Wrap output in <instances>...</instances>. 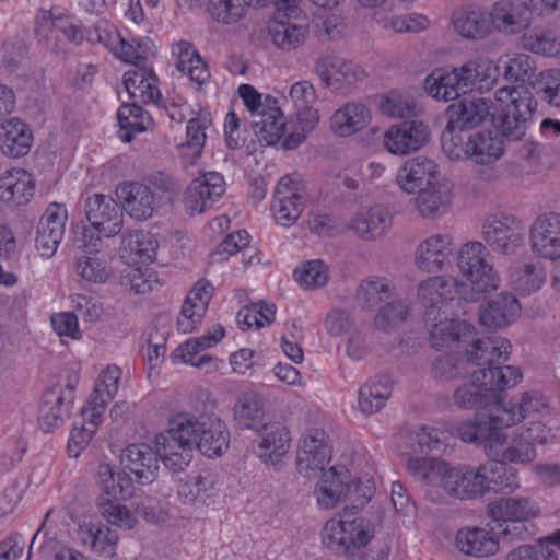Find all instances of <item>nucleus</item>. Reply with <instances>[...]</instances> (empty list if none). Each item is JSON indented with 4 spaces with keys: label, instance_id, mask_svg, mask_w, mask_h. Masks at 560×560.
<instances>
[{
    "label": "nucleus",
    "instance_id": "5",
    "mask_svg": "<svg viewBox=\"0 0 560 560\" xmlns=\"http://www.w3.org/2000/svg\"><path fill=\"white\" fill-rule=\"evenodd\" d=\"M546 417L526 419L511 435L505 432L491 433L485 445V453L490 459L514 465H529L538 456L537 446L553 443L556 432Z\"/></svg>",
    "mask_w": 560,
    "mask_h": 560
},
{
    "label": "nucleus",
    "instance_id": "9",
    "mask_svg": "<svg viewBox=\"0 0 560 560\" xmlns=\"http://www.w3.org/2000/svg\"><path fill=\"white\" fill-rule=\"evenodd\" d=\"M462 310L448 311V313L424 312V327L432 348L440 350L456 342H468L475 336V326L466 319H462Z\"/></svg>",
    "mask_w": 560,
    "mask_h": 560
},
{
    "label": "nucleus",
    "instance_id": "58",
    "mask_svg": "<svg viewBox=\"0 0 560 560\" xmlns=\"http://www.w3.org/2000/svg\"><path fill=\"white\" fill-rule=\"evenodd\" d=\"M273 43L284 50L299 47L305 39V26L285 21H276L269 28Z\"/></svg>",
    "mask_w": 560,
    "mask_h": 560
},
{
    "label": "nucleus",
    "instance_id": "35",
    "mask_svg": "<svg viewBox=\"0 0 560 560\" xmlns=\"http://www.w3.org/2000/svg\"><path fill=\"white\" fill-rule=\"evenodd\" d=\"M448 124L467 130L478 126L490 115L489 101L482 97L462 100L450 105Z\"/></svg>",
    "mask_w": 560,
    "mask_h": 560
},
{
    "label": "nucleus",
    "instance_id": "55",
    "mask_svg": "<svg viewBox=\"0 0 560 560\" xmlns=\"http://www.w3.org/2000/svg\"><path fill=\"white\" fill-rule=\"evenodd\" d=\"M211 126V115L208 112H200L187 122L186 142L183 150L190 151L192 158L200 156L207 140V130Z\"/></svg>",
    "mask_w": 560,
    "mask_h": 560
},
{
    "label": "nucleus",
    "instance_id": "11",
    "mask_svg": "<svg viewBox=\"0 0 560 560\" xmlns=\"http://www.w3.org/2000/svg\"><path fill=\"white\" fill-rule=\"evenodd\" d=\"M268 108H262L259 114L250 120V126L258 138L259 142L266 145L276 144L281 138L283 147L288 150L296 148L305 139V132H290L285 136L288 128L287 122L283 120V114L279 107L276 106V100L270 96L266 98Z\"/></svg>",
    "mask_w": 560,
    "mask_h": 560
},
{
    "label": "nucleus",
    "instance_id": "22",
    "mask_svg": "<svg viewBox=\"0 0 560 560\" xmlns=\"http://www.w3.org/2000/svg\"><path fill=\"white\" fill-rule=\"evenodd\" d=\"M159 458L162 460L158 448L153 451L147 444H130L122 451L120 463L135 475L139 483L149 485L156 478Z\"/></svg>",
    "mask_w": 560,
    "mask_h": 560
},
{
    "label": "nucleus",
    "instance_id": "56",
    "mask_svg": "<svg viewBox=\"0 0 560 560\" xmlns=\"http://www.w3.org/2000/svg\"><path fill=\"white\" fill-rule=\"evenodd\" d=\"M410 314V303L407 300H396L382 306L374 319L375 327L390 332L406 322Z\"/></svg>",
    "mask_w": 560,
    "mask_h": 560
},
{
    "label": "nucleus",
    "instance_id": "13",
    "mask_svg": "<svg viewBox=\"0 0 560 560\" xmlns=\"http://www.w3.org/2000/svg\"><path fill=\"white\" fill-rule=\"evenodd\" d=\"M429 127L420 120H407L390 126L384 133L383 143L394 155H408L428 143Z\"/></svg>",
    "mask_w": 560,
    "mask_h": 560
},
{
    "label": "nucleus",
    "instance_id": "62",
    "mask_svg": "<svg viewBox=\"0 0 560 560\" xmlns=\"http://www.w3.org/2000/svg\"><path fill=\"white\" fill-rule=\"evenodd\" d=\"M413 98L398 91H390L383 96L380 104L381 112L390 117L402 119L411 116L415 112Z\"/></svg>",
    "mask_w": 560,
    "mask_h": 560
},
{
    "label": "nucleus",
    "instance_id": "17",
    "mask_svg": "<svg viewBox=\"0 0 560 560\" xmlns=\"http://www.w3.org/2000/svg\"><path fill=\"white\" fill-rule=\"evenodd\" d=\"M225 182L217 172H208L195 178L185 191L184 203L187 212L194 215L211 208L223 196Z\"/></svg>",
    "mask_w": 560,
    "mask_h": 560
},
{
    "label": "nucleus",
    "instance_id": "46",
    "mask_svg": "<svg viewBox=\"0 0 560 560\" xmlns=\"http://www.w3.org/2000/svg\"><path fill=\"white\" fill-rule=\"evenodd\" d=\"M455 72L448 68H436L424 80V90L436 101H453L462 94Z\"/></svg>",
    "mask_w": 560,
    "mask_h": 560
},
{
    "label": "nucleus",
    "instance_id": "1",
    "mask_svg": "<svg viewBox=\"0 0 560 560\" xmlns=\"http://www.w3.org/2000/svg\"><path fill=\"white\" fill-rule=\"evenodd\" d=\"M487 247L477 241L464 244L457 256V267L463 281L452 277L432 276L419 282L418 302L424 312H445L462 310L468 314L467 303L479 301L483 294L499 287L500 278L487 257Z\"/></svg>",
    "mask_w": 560,
    "mask_h": 560
},
{
    "label": "nucleus",
    "instance_id": "10",
    "mask_svg": "<svg viewBox=\"0 0 560 560\" xmlns=\"http://www.w3.org/2000/svg\"><path fill=\"white\" fill-rule=\"evenodd\" d=\"M525 222L512 214L494 213L487 215L481 224V237L493 250L512 255L524 245Z\"/></svg>",
    "mask_w": 560,
    "mask_h": 560
},
{
    "label": "nucleus",
    "instance_id": "19",
    "mask_svg": "<svg viewBox=\"0 0 560 560\" xmlns=\"http://www.w3.org/2000/svg\"><path fill=\"white\" fill-rule=\"evenodd\" d=\"M443 179L439 165L432 159L421 155L407 160L396 175L399 187L408 194L420 191Z\"/></svg>",
    "mask_w": 560,
    "mask_h": 560
},
{
    "label": "nucleus",
    "instance_id": "28",
    "mask_svg": "<svg viewBox=\"0 0 560 560\" xmlns=\"http://www.w3.org/2000/svg\"><path fill=\"white\" fill-rule=\"evenodd\" d=\"M521 315L518 300L510 293H501L479 310V322L489 328H502Z\"/></svg>",
    "mask_w": 560,
    "mask_h": 560
},
{
    "label": "nucleus",
    "instance_id": "50",
    "mask_svg": "<svg viewBox=\"0 0 560 560\" xmlns=\"http://www.w3.org/2000/svg\"><path fill=\"white\" fill-rule=\"evenodd\" d=\"M523 46L535 55L553 57L560 52V35L551 28L535 27L523 35Z\"/></svg>",
    "mask_w": 560,
    "mask_h": 560
},
{
    "label": "nucleus",
    "instance_id": "32",
    "mask_svg": "<svg viewBox=\"0 0 560 560\" xmlns=\"http://www.w3.org/2000/svg\"><path fill=\"white\" fill-rule=\"evenodd\" d=\"M33 143L30 127L19 118H11L0 127V151L9 158L28 153Z\"/></svg>",
    "mask_w": 560,
    "mask_h": 560
},
{
    "label": "nucleus",
    "instance_id": "3",
    "mask_svg": "<svg viewBox=\"0 0 560 560\" xmlns=\"http://www.w3.org/2000/svg\"><path fill=\"white\" fill-rule=\"evenodd\" d=\"M407 470L427 487V495L433 501H440L444 495L471 501L487 494L486 474L490 470L482 464L452 466L435 457H410Z\"/></svg>",
    "mask_w": 560,
    "mask_h": 560
},
{
    "label": "nucleus",
    "instance_id": "51",
    "mask_svg": "<svg viewBox=\"0 0 560 560\" xmlns=\"http://www.w3.org/2000/svg\"><path fill=\"white\" fill-rule=\"evenodd\" d=\"M118 125L125 133L122 141L130 142L135 133L144 131L152 122L151 116L137 103L124 104L117 112Z\"/></svg>",
    "mask_w": 560,
    "mask_h": 560
},
{
    "label": "nucleus",
    "instance_id": "47",
    "mask_svg": "<svg viewBox=\"0 0 560 560\" xmlns=\"http://www.w3.org/2000/svg\"><path fill=\"white\" fill-rule=\"evenodd\" d=\"M234 418L240 428L257 431L265 421L261 398L254 393L241 395L233 408Z\"/></svg>",
    "mask_w": 560,
    "mask_h": 560
},
{
    "label": "nucleus",
    "instance_id": "23",
    "mask_svg": "<svg viewBox=\"0 0 560 560\" xmlns=\"http://www.w3.org/2000/svg\"><path fill=\"white\" fill-rule=\"evenodd\" d=\"M73 400L72 390L67 393L60 387L44 392L38 407V424L44 432L61 427L70 415Z\"/></svg>",
    "mask_w": 560,
    "mask_h": 560
},
{
    "label": "nucleus",
    "instance_id": "48",
    "mask_svg": "<svg viewBox=\"0 0 560 560\" xmlns=\"http://www.w3.org/2000/svg\"><path fill=\"white\" fill-rule=\"evenodd\" d=\"M214 493L215 481L210 472L182 482L177 490L180 502L188 505H203Z\"/></svg>",
    "mask_w": 560,
    "mask_h": 560
},
{
    "label": "nucleus",
    "instance_id": "21",
    "mask_svg": "<svg viewBox=\"0 0 560 560\" xmlns=\"http://www.w3.org/2000/svg\"><path fill=\"white\" fill-rule=\"evenodd\" d=\"M116 196L126 212L139 221L150 219L159 203L153 190L142 182L120 183Z\"/></svg>",
    "mask_w": 560,
    "mask_h": 560
},
{
    "label": "nucleus",
    "instance_id": "18",
    "mask_svg": "<svg viewBox=\"0 0 560 560\" xmlns=\"http://www.w3.org/2000/svg\"><path fill=\"white\" fill-rule=\"evenodd\" d=\"M68 219L63 205L51 202L40 217L37 228L35 245L42 256L51 257L65 234V225Z\"/></svg>",
    "mask_w": 560,
    "mask_h": 560
},
{
    "label": "nucleus",
    "instance_id": "37",
    "mask_svg": "<svg viewBox=\"0 0 560 560\" xmlns=\"http://www.w3.org/2000/svg\"><path fill=\"white\" fill-rule=\"evenodd\" d=\"M510 283L515 291L530 295L539 291L547 280V271L539 261H524L514 265L509 273Z\"/></svg>",
    "mask_w": 560,
    "mask_h": 560
},
{
    "label": "nucleus",
    "instance_id": "30",
    "mask_svg": "<svg viewBox=\"0 0 560 560\" xmlns=\"http://www.w3.org/2000/svg\"><path fill=\"white\" fill-rule=\"evenodd\" d=\"M35 191L33 176L23 168L5 171L0 176V199L11 206L27 203Z\"/></svg>",
    "mask_w": 560,
    "mask_h": 560
},
{
    "label": "nucleus",
    "instance_id": "42",
    "mask_svg": "<svg viewBox=\"0 0 560 560\" xmlns=\"http://www.w3.org/2000/svg\"><path fill=\"white\" fill-rule=\"evenodd\" d=\"M390 224L388 211L378 205L364 207L355 213L352 229L363 238L382 236Z\"/></svg>",
    "mask_w": 560,
    "mask_h": 560
},
{
    "label": "nucleus",
    "instance_id": "7",
    "mask_svg": "<svg viewBox=\"0 0 560 560\" xmlns=\"http://www.w3.org/2000/svg\"><path fill=\"white\" fill-rule=\"evenodd\" d=\"M549 399L538 390H526L513 395L508 400L497 402L488 413V436L493 432L513 428L534 417H548L551 413Z\"/></svg>",
    "mask_w": 560,
    "mask_h": 560
},
{
    "label": "nucleus",
    "instance_id": "63",
    "mask_svg": "<svg viewBox=\"0 0 560 560\" xmlns=\"http://www.w3.org/2000/svg\"><path fill=\"white\" fill-rule=\"evenodd\" d=\"M295 280L307 290L324 287L328 281V269L322 260H310L294 271Z\"/></svg>",
    "mask_w": 560,
    "mask_h": 560
},
{
    "label": "nucleus",
    "instance_id": "2",
    "mask_svg": "<svg viewBox=\"0 0 560 560\" xmlns=\"http://www.w3.org/2000/svg\"><path fill=\"white\" fill-rule=\"evenodd\" d=\"M156 445L164 465L182 471L191 459L194 446L208 457L222 455L229 448L230 432L217 417L178 413L170 420L167 430L156 435Z\"/></svg>",
    "mask_w": 560,
    "mask_h": 560
},
{
    "label": "nucleus",
    "instance_id": "20",
    "mask_svg": "<svg viewBox=\"0 0 560 560\" xmlns=\"http://www.w3.org/2000/svg\"><path fill=\"white\" fill-rule=\"evenodd\" d=\"M256 454L266 465L277 466L288 453L291 444L290 432L278 421L266 422L257 431Z\"/></svg>",
    "mask_w": 560,
    "mask_h": 560
},
{
    "label": "nucleus",
    "instance_id": "26",
    "mask_svg": "<svg viewBox=\"0 0 560 560\" xmlns=\"http://www.w3.org/2000/svg\"><path fill=\"white\" fill-rule=\"evenodd\" d=\"M453 197L452 185L443 179L418 191L415 198V207L423 219H440L450 210Z\"/></svg>",
    "mask_w": 560,
    "mask_h": 560
},
{
    "label": "nucleus",
    "instance_id": "12",
    "mask_svg": "<svg viewBox=\"0 0 560 560\" xmlns=\"http://www.w3.org/2000/svg\"><path fill=\"white\" fill-rule=\"evenodd\" d=\"M306 194L290 176L282 177L276 186L271 210L277 223L293 225L304 210Z\"/></svg>",
    "mask_w": 560,
    "mask_h": 560
},
{
    "label": "nucleus",
    "instance_id": "44",
    "mask_svg": "<svg viewBox=\"0 0 560 560\" xmlns=\"http://www.w3.org/2000/svg\"><path fill=\"white\" fill-rule=\"evenodd\" d=\"M158 242L145 231H133L121 235V250L133 262H151L156 256Z\"/></svg>",
    "mask_w": 560,
    "mask_h": 560
},
{
    "label": "nucleus",
    "instance_id": "60",
    "mask_svg": "<svg viewBox=\"0 0 560 560\" xmlns=\"http://www.w3.org/2000/svg\"><path fill=\"white\" fill-rule=\"evenodd\" d=\"M149 188L154 189L156 201H174L180 191V184L170 174L161 171H153L143 177V182Z\"/></svg>",
    "mask_w": 560,
    "mask_h": 560
},
{
    "label": "nucleus",
    "instance_id": "29",
    "mask_svg": "<svg viewBox=\"0 0 560 560\" xmlns=\"http://www.w3.org/2000/svg\"><path fill=\"white\" fill-rule=\"evenodd\" d=\"M80 544L92 553L110 558L115 555L119 536L115 529L93 522L83 523L77 532Z\"/></svg>",
    "mask_w": 560,
    "mask_h": 560
},
{
    "label": "nucleus",
    "instance_id": "38",
    "mask_svg": "<svg viewBox=\"0 0 560 560\" xmlns=\"http://www.w3.org/2000/svg\"><path fill=\"white\" fill-rule=\"evenodd\" d=\"M173 55L177 57L176 68L201 86L210 79V71L198 51L188 42H179L173 47Z\"/></svg>",
    "mask_w": 560,
    "mask_h": 560
},
{
    "label": "nucleus",
    "instance_id": "52",
    "mask_svg": "<svg viewBox=\"0 0 560 560\" xmlns=\"http://www.w3.org/2000/svg\"><path fill=\"white\" fill-rule=\"evenodd\" d=\"M470 160L476 164L488 165L497 161L503 154L501 139L493 137L491 132H472Z\"/></svg>",
    "mask_w": 560,
    "mask_h": 560
},
{
    "label": "nucleus",
    "instance_id": "16",
    "mask_svg": "<svg viewBox=\"0 0 560 560\" xmlns=\"http://www.w3.org/2000/svg\"><path fill=\"white\" fill-rule=\"evenodd\" d=\"M86 219L105 237L117 235L124 224L120 206L110 196L95 194L85 203Z\"/></svg>",
    "mask_w": 560,
    "mask_h": 560
},
{
    "label": "nucleus",
    "instance_id": "4",
    "mask_svg": "<svg viewBox=\"0 0 560 560\" xmlns=\"http://www.w3.org/2000/svg\"><path fill=\"white\" fill-rule=\"evenodd\" d=\"M332 456L331 445L326 432L322 429H310L301 438L296 455V469L307 479H320L315 488L318 505L332 509L350 491V470L347 466L337 464L325 471Z\"/></svg>",
    "mask_w": 560,
    "mask_h": 560
},
{
    "label": "nucleus",
    "instance_id": "64",
    "mask_svg": "<svg viewBox=\"0 0 560 560\" xmlns=\"http://www.w3.org/2000/svg\"><path fill=\"white\" fill-rule=\"evenodd\" d=\"M505 560H559L553 548L541 540L534 544H524L511 549Z\"/></svg>",
    "mask_w": 560,
    "mask_h": 560
},
{
    "label": "nucleus",
    "instance_id": "6",
    "mask_svg": "<svg viewBox=\"0 0 560 560\" xmlns=\"http://www.w3.org/2000/svg\"><path fill=\"white\" fill-rule=\"evenodd\" d=\"M493 128L509 141H521L538 109L534 93L525 85H505L495 90Z\"/></svg>",
    "mask_w": 560,
    "mask_h": 560
},
{
    "label": "nucleus",
    "instance_id": "49",
    "mask_svg": "<svg viewBox=\"0 0 560 560\" xmlns=\"http://www.w3.org/2000/svg\"><path fill=\"white\" fill-rule=\"evenodd\" d=\"M472 132L447 122L442 137V149L450 160H467L471 154Z\"/></svg>",
    "mask_w": 560,
    "mask_h": 560
},
{
    "label": "nucleus",
    "instance_id": "33",
    "mask_svg": "<svg viewBox=\"0 0 560 560\" xmlns=\"http://www.w3.org/2000/svg\"><path fill=\"white\" fill-rule=\"evenodd\" d=\"M455 31L467 39H482L491 33L489 14L480 8H460L453 13Z\"/></svg>",
    "mask_w": 560,
    "mask_h": 560
},
{
    "label": "nucleus",
    "instance_id": "59",
    "mask_svg": "<svg viewBox=\"0 0 560 560\" xmlns=\"http://www.w3.org/2000/svg\"><path fill=\"white\" fill-rule=\"evenodd\" d=\"M393 287L384 278H368L357 289L355 299L362 307H371L392 295Z\"/></svg>",
    "mask_w": 560,
    "mask_h": 560
},
{
    "label": "nucleus",
    "instance_id": "45",
    "mask_svg": "<svg viewBox=\"0 0 560 560\" xmlns=\"http://www.w3.org/2000/svg\"><path fill=\"white\" fill-rule=\"evenodd\" d=\"M324 546L337 556H348L350 550V522L347 518V508L343 514L326 522L322 530Z\"/></svg>",
    "mask_w": 560,
    "mask_h": 560
},
{
    "label": "nucleus",
    "instance_id": "27",
    "mask_svg": "<svg viewBox=\"0 0 560 560\" xmlns=\"http://www.w3.org/2000/svg\"><path fill=\"white\" fill-rule=\"evenodd\" d=\"M462 94L472 90H488L495 81L497 67L488 58H474L459 68H453Z\"/></svg>",
    "mask_w": 560,
    "mask_h": 560
},
{
    "label": "nucleus",
    "instance_id": "31",
    "mask_svg": "<svg viewBox=\"0 0 560 560\" xmlns=\"http://www.w3.org/2000/svg\"><path fill=\"white\" fill-rule=\"evenodd\" d=\"M158 78L147 66L142 69H132L124 74V84L135 103L158 105L161 93L156 86Z\"/></svg>",
    "mask_w": 560,
    "mask_h": 560
},
{
    "label": "nucleus",
    "instance_id": "57",
    "mask_svg": "<svg viewBox=\"0 0 560 560\" xmlns=\"http://www.w3.org/2000/svg\"><path fill=\"white\" fill-rule=\"evenodd\" d=\"M499 63L503 68V75L510 81H526L536 70L535 61L524 52H511L502 56Z\"/></svg>",
    "mask_w": 560,
    "mask_h": 560
},
{
    "label": "nucleus",
    "instance_id": "43",
    "mask_svg": "<svg viewBox=\"0 0 560 560\" xmlns=\"http://www.w3.org/2000/svg\"><path fill=\"white\" fill-rule=\"evenodd\" d=\"M393 384L388 376L370 378L359 390V407L364 413L380 411L392 396Z\"/></svg>",
    "mask_w": 560,
    "mask_h": 560
},
{
    "label": "nucleus",
    "instance_id": "53",
    "mask_svg": "<svg viewBox=\"0 0 560 560\" xmlns=\"http://www.w3.org/2000/svg\"><path fill=\"white\" fill-rule=\"evenodd\" d=\"M510 463H502L495 459L483 463V467H487L490 471L486 474L487 493L495 490H515L520 487L518 472L512 467H506Z\"/></svg>",
    "mask_w": 560,
    "mask_h": 560
},
{
    "label": "nucleus",
    "instance_id": "24",
    "mask_svg": "<svg viewBox=\"0 0 560 560\" xmlns=\"http://www.w3.org/2000/svg\"><path fill=\"white\" fill-rule=\"evenodd\" d=\"M456 548L464 555L486 558L495 555L500 548L499 536L493 528L467 526L455 537Z\"/></svg>",
    "mask_w": 560,
    "mask_h": 560
},
{
    "label": "nucleus",
    "instance_id": "15",
    "mask_svg": "<svg viewBox=\"0 0 560 560\" xmlns=\"http://www.w3.org/2000/svg\"><path fill=\"white\" fill-rule=\"evenodd\" d=\"M529 243L540 259H560V214L550 212L536 218L529 229Z\"/></svg>",
    "mask_w": 560,
    "mask_h": 560
},
{
    "label": "nucleus",
    "instance_id": "41",
    "mask_svg": "<svg viewBox=\"0 0 560 560\" xmlns=\"http://www.w3.org/2000/svg\"><path fill=\"white\" fill-rule=\"evenodd\" d=\"M97 485L110 500H127L133 494V483L124 470H116L109 464H101L97 470Z\"/></svg>",
    "mask_w": 560,
    "mask_h": 560
},
{
    "label": "nucleus",
    "instance_id": "25",
    "mask_svg": "<svg viewBox=\"0 0 560 560\" xmlns=\"http://www.w3.org/2000/svg\"><path fill=\"white\" fill-rule=\"evenodd\" d=\"M213 287L207 280H199L186 298L177 318V328L184 334L191 332L202 320L213 294Z\"/></svg>",
    "mask_w": 560,
    "mask_h": 560
},
{
    "label": "nucleus",
    "instance_id": "61",
    "mask_svg": "<svg viewBox=\"0 0 560 560\" xmlns=\"http://www.w3.org/2000/svg\"><path fill=\"white\" fill-rule=\"evenodd\" d=\"M536 90L541 101L560 112V70L541 71L536 80Z\"/></svg>",
    "mask_w": 560,
    "mask_h": 560
},
{
    "label": "nucleus",
    "instance_id": "54",
    "mask_svg": "<svg viewBox=\"0 0 560 560\" xmlns=\"http://www.w3.org/2000/svg\"><path fill=\"white\" fill-rule=\"evenodd\" d=\"M315 71L328 88L339 90L348 80L350 65L337 56L325 57L316 62Z\"/></svg>",
    "mask_w": 560,
    "mask_h": 560
},
{
    "label": "nucleus",
    "instance_id": "34",
    "mask_svg": "<svg viewBox=\"0 0 560 560\" xmlns=\"http://www.w3.org/2000/svg\"><path fill=\"white\" fill-rule=\"evenodd\" d=\"M471 378H474L475 386H478L487 396L488 393L514 387L522 381L523 373L520 369L511 365L490 366L475 371Z\"/></svg>",
    "mask_w": 560,
    "mask_h": 560
},
{
    "label": "nucleus",
    "instance_id": "39",
    "mask_svg": "<svg viewBox=\"0 0 560 560\" xmlns=\"http://www.w3.org/2000/svg\"><path fill=\"white\" fill-rule=\"evenodd\" d=\"M491 28L494 27L504 34H517L528 26L529 21L523 9L508 0L494 3L489 14Z\"/></svg>",
    "mask_w": 560,
    "mask_h": 560
},
{
    "label": "nucleus",
    "instance_id": "40",
    "mask_svg": "<svg viewBox=\"0 0 560 560\" xmlns=\"http://www.w3.org/2000/svg\"><path fill=\"white\" fill-rule=\"evenodd\" d=\"M511 348L508 339L497 336L471 341L466 354L469 362L478 365L492 364L495 361L508 360Z\"/></svg>",
    "mask_w": 560,
    "mask_h": 560
},
{
    "label": "nucleus",
    "instance_id": "36",
    "mask_svg": "<svg viewBox=\"0 0 560 560\" xmlns=\"http://www.w3.org/2000/svg\"><path fill=\"white\" fill-rule=\"evenodd\" d=\"M290 97L296 108V118L303 132L314 129L319 120V115L313 108L317 95L310 81H299L290 89Z\"/></svg>",
    "mask_w": 560,
    "mask_h": 560
},
{
    "label": "nucleus",
    "instance_id": "14",
    "mask_svg": "<svg viewBox=\"0 0 560 560\" xmlns=\"http://www.w3.org/2000/svg\"><path fill=\"white\" fill-rule=\"evenodd\" d=\"M454 241L450 234H432L419 242L415 249L413 262L425 273H438L451 262Z\"/></svg>",
    "mask_w": 560,
    "mask_h": 560
},
{
    "label": "nucleus",
    "instance_id": "8",
    "mask_svg": "<svg viewBox=\"0 0 560 560\" xmlns=\"http://www.w3.org/2000/svg\"><path fill=\"white\" fill-rule=\"evenodd\" d=\"M487 514L494 522L509 523L502 529V534H514L522 539L527 534L525 523L538 518L541 515V508L530 497H501L487 505Z\"/></svg>",
    "mask_w": 560,
    "mask_h": 560
}]
</instances>
